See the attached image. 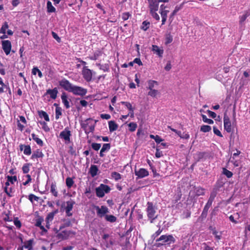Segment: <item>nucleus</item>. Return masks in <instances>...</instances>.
I'll return each instance as SVG.
<instances>
[{
    "instance_id": "1",
    "label": "nucleus",
    "mask_w": 250,
    "mask_h": 250,
    "mask_svg": "<svg viewBox=\"0 0 250 250\" xmlns=\"http://www.w3.org/2000/svg\"><path fill=\"white\" fill-rule=\"evenodd\" d=\"M97 121L94 120L92 118H88L81 123V127L84 130L86 134L94 131L96 124Z\"/></svg>"
},
{
    "instance_id": "2",
    "label": "nucleus",
    "mask_w": 250,
    "mask_h": 250,
    "mask_svg": "<svg viewBox=\"0 0 250 250\" xmlns=\"http://www.w3.org/2000/svg\"><path fill=\"white\" fill-rule=\"evenodd\" d=\"M146 212L148 220L150 223H153L154 220L157 219L158 215L156 214V211L155 206L153 203L148 202L147 203V208Z\"/></svg>"
},
{
    "instance_id": "3",
    "label": "nucleus",
    "mask_w": 250,
    "mask_h": 250,
    "mask_svg": "<svg viewBox=\"0 0 250 250\" xmlns=\"http://www.w3.org/2000/svg\"><path fill=\"white\" fill-rule=\"evenodd\" d=\"M60 232L57 231L56 237L59 241L68 239L69 237H72L76 234V232L71 230H62Z\"/></svg>"
},
{
    "instance_id": "4",
    "label": "nucleus",
    "mask_w": 250,
    "mask_h": 250,
    "mask_svg": "<svg viewBox=\"0 0 250 250\" xmlns=\"http://www.w3.org/2000/svg\"><path fill=\"white\" fill-rule=\"evenodd\" d=\"M156 242L161 241V243H159L160 245H170L175 242V239L172 235H162L159 238L157 239Z\"/></svg>"
},
{
    "instance_id": "5",
    "label": "nucleus",
    "mask_w": 250,
    "mask_h": 250,
    "mask_svg": "<svg viewBox=\"0 0 250 250\" xmlns=\"http://www.w3.org/2000/svg\"><path fill=\"white\" fill-rule=\"evenodd\" d=\"M110 190L111 189L108 185L101 184L99 187L96 188V194L97 197L102 198L104 196L105 193H109Z\"/></svg>"
},
{
    "instance_id": "6",
    "label": "nucleus",
    "mask_w": 250,
    "mask_h": 250,
    "mask_svg": "<svg viewBox=\"0 0 250 250\" xmlns=\"http://www.w3.org/2000/svg\"><path fill=\"white\" fill-rule=\"evenodd\" d=\"M59 84L64 90L69 92H71L72 87L74 85L68 80L65 78H63L61 80L59 81Z\"/></svg>"
},
{
    "instance_id": "7",
    "label": "nucleus",
    "mask_w": 250,
    "mask_h": 250,
    "mask_svg": "<svg viewBox=\"0 0 250 250\" xmlns=\"http://www.w3.org/2000/svg\"><path fill=\"white\" fill-rule=\"evenodd\" d=\"M87 89L82 87L74 85L70 92L75 95L83 96L87 93Z\"/></svg>"
},
{
    "instance_id": "8",
    "label": "nucleus",
    "mask_w": 250,
    "mask_h": 250,
    "mask_svg": "<svg viewBox=\"0 0 250 250\" xmlns=\"http://www.w3.org/2000/svg\"><path fill=\"white\" fill-rule=\"evenodd\" d=\"M82 74L83 79L87 82H89L92 79V71L87 66H84L83 68Z\"/></svg>"
},
{
    "instance_id": "9",
    "label": "nucleus",
    "mask_w": 250,
    "mask_h": 250,
    "mask_svg": "<svg viewBox=\"0 0 250 250\" xmlns=\"http://www.w3.org/2000/svg\"><path fill=\"white\" fill-rule=\"evenodd\" d=\"M34 242V240L33 239L24 241L21 244V246L18 248L17 250H23L24 248L27 250H33Z\"/></svg>"
},
{
    "instance_id": "10",
    "label": "nucleus",
    "mask_w": 250,
    "mask_h": 250,
    "mask_svg": "<svg viewBox=\"0 0 250 250\" xmlns=\"http://www.w3.org/2000/svg\"><path fill=\"white\" fill-rule=\"evenodd\" d=\"M95 208L96 210L97 215L100 218L104 216L105 217V215H107L109 212L108 208L105 206H102L101 207L95 206Z\"/></svg>"
},
{
    "instance_id": "11",
    "label": "nucleus",
    "mask_w": 250,
    "mask_h": 250,
    "mask_svg": "<svg viewBox=\"0 0 250 250\" xmlns=\"http://www.w3.org/2000/svg\"><path fill=\"white\" fill-rule=\"evenodd\" d=\"M223 121L225 130L228 133L231 132L232 131L231 123L226 112L224 114Z\"/></svg>"
},
{
    "instance_id": "12",
    "label": "nucleus",
    "mask_w": 250,
    "mask_h": 250,
    "mask_svg": "<svg viewBox=\"0 0 250 250\" xmlns=\"http://www.w3.org/2000/svg\"><path fill=\"white\" fill-rule=\"evenodd\" d=\"M71 132L67 128H65L61 132L60 137L64 140L66 143L70 142Z\"/></svg>"
},
{
    "instance_id": "13",
    "label": "nucleus",
    "mask_w": 250,
    "mask_h": 250,
    "mask_svg": "<svg viewBox=\"0 0 250 250\" xmlns=\"http://www.w3.org/2000/svg\"><path fill=\"white\" fill-rule=\"evenodd\" d=\"M11 43L9 40L2 41V48L5 53L8 55L10 54L11 50Z\"/></svg>"
},
{
    "instance_id": "14",
    "label": "nucleus",
    "mask_w": 250,
    "mask_h": 250,
    "mask_svg": "<svg viewBox=\"0 0 250 250\" xmlns=\"http://www.w3.org/2000/svg\"><path fill=\"white\" fill-rule=\"evenodd\" d=\"M75 204V202L71 200L66 202V206L65 208V210L67 216L70 217L72 215V213L71 212V211L72 210Z\"/></svg>"
},
{
    "instance_id": "15",
    "label": "nucleus",
    "mask_w": 250,
    "mask_h": 250,
    "mask_svg": "<svg viewBox=\"0 0 250 250\" xmlns=\"http://www.w3.org/2000/svg\"><path fill=\"white\" fill-rule=\"evenodd\" d=\"M147 1L150 11L158 10L159 0H147Z\"/></svg>"
},
{
    "instance_id": "16",
    "label": "nucleus",
    "mask_w": 250,
    "mask_h": 250,
    "mask_svg": "<svg viewBox=\"0 0 250 250\" xmlns=\"http://www.w3.org/2000/svg\"><path fill=\"white\" fill-rule=\"evenodd\" d=\"M135 174L138 176L139 178H142L147 176L149 174L148 171L145 168H141L138 170H135Z\"/></svg>"
},
{
    "instance_id": "17",
    "label": "nucleus",
    "mask_w": 250,
    "mask_h": 250,
    "mask_svg": "<svg viewBox=\"0 0 250 250\" xmlns=\"http://www.w3.org/2000/svg\"><path fill=\"white\" fill-rule=\"evenodd\" d=\"M19 146L20 150H23V153L25 155H30L31 154V149L29 145L21 144Z\"/></svg>"
},
{
    "instance_id": "18",
    "label": "nucleus",
    "mask_w": 250,
    "mask_h": 250,
    "mask_svg": "<svg viewBox=\"0 0 250 250\" xmlns=\"http://www.w3.org/2000/svg\"><path fill=\"white\" fill-rule=\"evenodd\" d=\"M58 93V89L56 87L53 89H49L46 90V94L50 95V97L52 99H56Z\"/></svg>"
},
{
    "instance_id": "19",
    "label": "nucleus",
    "mask_w": 250,
    "mask_h": 250,
    "mask_svg": "<svg viewBox=\"0 0 250 250\" xmlns=\"http://www.w3.org/2000/svg\"><path fill=\"white\" fill-rule=\"evenodd\" d=\"M61 99L62 102L64 106L66 109H68L70 107L69 102L67 99V96L65 93L63 92L61 95Z\"/></svg>"
},
{
    "instance_id": "20",
    "label": "nucleus",
    "mask_w": 250,
    "mask_h": 250,
    "mask_svg": "<svg viewBox=\"0 0 250 250\" xmlns=\"http://www.w3.org/2000/svg\"><path fill=\"white\" fill-rule=\"evenodd\" d=\"M44 156V154L42 152L40 149H37L32 154L31 159L33 160L36 158H42Z\"/></svg>"
},
{
    "instance_id": "21",
    "label": "nucleus",
    "mask_w": 250,
    "mask_h": 250,
    "mask_svg": "<svg viewBox=\"0 0 250 250\" xmlns=\"http://www.w3.org/2000/svg\"><path fill=\"white\" fill-rule=\"evenodd\" d=\"M111 147L110 144H104L100 152V156L103 157L104 156V152L108 151Z\"/></svg>"
},
{
    "instance_id": "22",
    "label": "nucleus",
    "mask_w": 250,
    "mask_h": 250,
    "mask_svg": "<svg viewBox=\"0 0 250 250\" xmlns=\"http://www.w3.org/2000/svg\"><path fill=\"white\" fill-rule=\"evenodd\" d=\"M152 51H153L154 53L157 54L159 56V57H162L164 51L163 49H161L160 48H159V47L157 45H152Z\"/></svg>"
},
{
    "instance_id": "23",
    "label": "nucleus",
    "mask_w": 250,
    "mask_h": 250,
    "mask_svg": "<svg viewBox=\"0 0 250 250\" xmlns=\"http://www.w3.org/2000/svg\"><path fill=\"white\" fill-rule=\"evenodd\" d=\"M109 129L110 132H113L118 129V125L113 121L108 122Z\"/></svg>"
},
{
    "instance_id": "24",
    "label": "nucleus",
    "mask_w": 250,
    "mask_h": 250,
    "mask_svg": "<svg viewBox=\"0 0 250 250\" xmlns=\"http://www.w3.org/2000/svg\"><path fill=\"white\" fill-rule=\"evenodd\" d=\"M102 55V52L101 51L98 50H96L95 52H94V53L92 56L88 57V58L91 60L96 61Z\"/></svg>"
},
{
    "instance_id": "25",
    "label": "nucleus",
    "mask_w": 250,
    "mask_h": 250,
    "mask_svg": "<svg viewBox=\"0 0 250 250\" xmlns=\"http://www.w3.org/2000/svg\"><path fill=\"white\" fill-rule=\"evenodd\" d=\"M98 168L96 165H91L89 169V172L92 177L97 175Z\"/></svg>"
},
{
    "instance_id": "26",
    "label": "nucleus",
    "mask_w": 250,
    "mask_h": 250,
    "mask_svg": "<svg viewBox=\"0 0 250 250\" xmlns=\"http://www.w3.org/2000/svg\"><path fill=\"white\" fill-rule=\"evenodd\" d=\"M38 113L40 118H43L46 122H49L50 121L49 116L46 112L43 110H40L38 111Z\"/></svg>"
},
{
    "instance_id": "27",
    "label": "nucleus",
    "mask_w": 250,
    "mask_h": 250,
    "mask_svg": "<svg viewBox=\"0 0 250 250\" xmlns=\"http://www.w3.org/2000/svg\"><path fill=\"white\" fill-rule=\"evenodd\" d=\"M50 192L55 197L58 196V193L57 190V186L55 182L52 183L50 187Z\"/></svg>"
},
{
    "instance_id": "28",
    "label": "nucleus",
    "mask_w": 250,
    "mask_h": 250,
    "mask_svg": "<svg viewBox=\"0 0 250 250\" xmlns=\"http://www.w3.org/2000/svg\"><path fill=\"white\" fill-rule=\"evenodd\" d=\"M148 86L147 87V89L149 90H152L155 87V86L158 85V82L154 80H148L147 81Z\"/></svg>"
},
{
    "instance_id": "29",
    "label": "nucleus",
    "mask_w": 250,
    "mask_h": 250,
    "mask_svg": "<svg viewBox=\"0 0 250 250\" xmlns=\"http://www.w3.org/2000/svg\"><path fill=\"white\" fill-rule=\"evenodd\" d=\"M0 84L1 85V86L0 87V93L5 92V89H8L9 83H4L3 82L2 78L0 77Z\"/></svg>"
},
{
    "instance_id": "30",
    "label": "nucleus",
    "mask_w": 250,
    "mask_h": 250,
    "mask_svg": "<svg viewBox=\"0 0 250 250\" xmlns=\"http://www.w3.org/2000/svg\"><path fill=\"white\" fill-rule=\"evenodd\" d=\"M10 182H8L7 179V181L5 183V187L4 188V191L9 197H12V195L11 194V193L12 192V188H10L9 190L8 189V187L10 185Z\"/></svg>"
},
{
    "instance_id": "31",
    "label": "nucleus",
    "mask_w": 250,
    "mask_h": 250,
    "mask_svg": "<svg viewBox=\"0 0 250 250\" xmlns=\"http://www.w3.org/2000/svg\"><path fill=\"white\" fill-rule=\"evenodd\" d=\"M31 136L33 140H34L39 146H43V141L41 139L38 138L35 134L32 133Z\"/></svg>"
},
{
    "instance_id": "32",
    "label": "nucleus",
    "mask_w": 250,
    "mask_h": 250,
    "mask_svg": "<svg viewBox=\"0 0 250 250\" xmlns=\"http://www.w3.org/2000/svg\"><path fill=\"white\" fill-rule=\"evenodd\" d=\"M107 222L114 223L117 221V217L113 215H106L104 217Z\"/></svg>"
},
{
    "instance_id": "33",
    "label": "nucleus",
    "mask_w": 250,
    "mask_h": 250,
    "mask_svg": "<svg viewBox=\"0 0 250 250\" xmlns=\"http://www.w3.org/2000/svg\"><path fill=\"white\" fill-rule=\"evenodd\" d=\"M206 153L205 152H198L194 155V159L197 162H199L204 158Z\"/></svg>"
},
{
    "instance_id": "34",
    "label": "nucleus",
    "mask_w": 250,
    "mask_h": 250,
    "mask_svg": "<svg viewBox=\"0 0 250 250\" xmlns=\"http://www.w3.org/2000/svg\"><path fill=\"white\" fill-rule=\"evenodd\" d=\"M205 188L201 187H197L195 189V192L197 196L204 195L205 194Z\"/></svg>"
},
{
    "instance_id": "35",
    "label": "nucleus",
    "mask_w": 250,
    "mask_h": 250,
    "mask_svg": "<svg viewBox=\"0 0 250 250\" xmlns=\"http://www.w3.org/2000/svg\"><path fill=\"white\" fill-rule=\"evenodd\" d=\"M32 166L31 163H25L22 167V170L24 174L28 173L30 171V167Z\"/></svg>"
},
{
    "instance_id": "36",
    "label": "nucleus",
    "mask_w": 250,
    "mask_h": 250,
    "mask_svg": "<svg viewBox=\"0 0 250 250\" xmlns=\"http://www.w3.org/2000/svg\"><path fill=\"white\" fill-rule=\"evenodd\" d=\"M65 183L67 187L68 188H70L74 184L73 179L71 177H67L65 180Z\"/></svg>"
},
{
    "instance_id": "37",
    "label": "nucleus",
    "mask_w": 250,
    "mask_h": 250,
    "mask_svg": "<svg viewBox=\"0 0 250 250\" xmlns=\"http://www.w3.org/2000/svg\"><path fill=\"white\" fill-rule=\"evenodd\" d=\"M47 9L48 13H52L56 11L55 8L52 5L51 2L50 1L47 2Z\"/></svg>"
},
{
    "instance_id": "38",
    "label": "nucleus",
    "mask_w": 250,
    "mask_h": 250,
    "mask_svg": "<svg viewBox=\"0 0 250 250\" xmlns=\"http://www.w3.org/2000/svg\"><path fill=\"white\" fill-rule=\"evenodd\" d=\"M62 114V109L60 106H57L55 109V119L58 120Z\"/></svg>"
},
{
    "instance_id": "39",
    "label": "nucleus",
    "mask_w": 250,
    "mask_h": 250,
    "mask_svg": "<svg viewBox=\"0 0 250 250\" xmlns=\"http://www.w3.org/2000/svg\"><path fill=\"white\" fill-rule=\"evenodd\" d=\"M72 225L71 221L68 219L67 220L65 221L64 223L62 224L61 226H60L59 228V230H62V229H63L65 228L69 227L71 226Z\"/></svg>"
},
{
    "instance_id": "40",
    "label": "nucleus",
    "mask_w": 250,
    "mask_h": 250,
    "mask_svg": "<svg viewBox=\"0 0 250 250\" xmlns=\"http://www.w3.org/2000/svg\"><path fill=\"white\" fill-rule=\"evenodd\" d=\"M249 15H250L248 12H246L244 14L240 16L239 23L242 25Z\"/></svg>"
},
{
    "instance_id": "41",
    "label": "nucleus",
    "mask_w": 250,
    "mask_h": 250,
    "mask_svg": "<svg viewBox=\"0 0 250 250\" xmlns=\"http://www.w3.org/2000/svg\"><path fill=\"white\" fill-rule=\"evenodd\" d=\"M40 125L42 126V129L46 132L49 131L50 128L47 125V124L44 121H40Z\"/></svg>"
},
{
    "instance_id": "42",
    "label": "nucleus",
    "mask_w": 250,
    "mask_h": 250,
    "mask_svg": "<svg viewBox=\"0 0 250 250\" xmlns=\"http://www.w3.org/2000/svg\"><path fill=\"white\" fill-rule=\"evenodd\" d=\"M129 127V131L130 132H133L134 131L136 128L137 127V125L136 123L134 122H131L128 125Z\"/></svg>"
},
{
    "instance_id": "43",
    "label": "nucleus",
    "mask_w": 250,
    "mask_h": 250,
    "mask_svg": "<svg viewBox=\"0 0 250 250\" xmlns=\"http://www.w3.org/2000/svg\"><path fill=\"white\" fill-rule=\"evenodd\" d=\"M223 174L228 178H231L233 175L232 172L226 168H223Z\"/></svg>"
},
{
    "instance_id": "44",
    "label": "nucleus",
    "mask_w": 250,
    "mask_h": 250,
    "mask_svg": "<svg viewBox=\"0 0 250 250\" xmlns=\"http://www.w3.org/2000/svg\"><path fill=\"white\" fill-rule=\"evenodd\" d=\"M211 130V126L208 125H203L201 126L200 128L201 131L205 133L209 132Z\"/></svg>"
},
{
    "instance_id": "45",
    "label": "nucleus",
    "mask_w": 250,
    "mask_h": 250,
    "mask_svg": "<svg viewBox=\"0 0 250 250\" xmlns=\"http://www.w3.org/2000/svg\"><path fill=\"white\" fill-rule=\"evenodd\" d=\"M9 26L7 22H4L0 29V33L5 34L6 30L8 28Z\"/></svg>"
},
{
    "instance_id": "46",
    "label": "nucleus",
    "mask_w": 250,
    "mask_h": 250,
    "mask_svg": "<svg viewBox=\"0 0 250 250\" xmlns=\"http://www.w3.org/2000/svg\"><path fill=\"white\" fill-rule=\"evenodd\" d=\"M8 182L11 184H14L16 182H17V177L16 175L15 176H9L8 175L6 177Z\"/></svg>"
},
{
    "instance_id": "47",
    "label": "nucleus",
    "mask_w": 250,
    "mask_h": 250,
    "mask_svg": "<svg viewBox=\"0 0 250 250\" xmlns=\"http://www.w3.org/2000/svg\"><path fill=\"white\" fill-rule=\"evenodd\" d=\"M201 116L202 117V119L204 122L208 123L210 125L213 124V121L210 119H208L205 115L202 114Z\"/></svg>"
},
{
    "instance_id": "48",
    "label": "nucleus",
    "mask_w": 250,
    "mask_h": 250,
    "mask_svg": "<svg viewBox=\"0 0 250 250\" xmlns=\"http://www.w3.org/2000/svg\"><path fill=\"white\" fill-rule=\"evenodd\" d=\"M150 22L147 21H145L142 23L141 29L144 31H146L149 27Z\"/></svg>"
},
{
    "instance_id": "49",
    "label": "nucleus",
    "mask_w": 250,
    "mask_h": 250,
    "mask_svg": "<svg viewBox=\"0 0 250 250\" xmlns=\"http://www.w3.org/2000/svg\"><path fill=\"white\" fill-rule=\"evenodd\" d=\"M159 94V91L154 89L149 90V91L148 92V95L152 97H155Z\"/></svg>"
},
{
    "instance_id": "50",
    "label": "nucleus",
    "mask_w": 250,
    "mask_h": 250,
    "mask_svg": "<svg viewBox=\"0 0 250 250\" xmlns=\"http://www.w3.org/2000/svg\"><path fill=\"white\" fill-rule=\"evenodd\" d=\"M111 177L116 181H118L121 179V175L117 172H113L111 173Z\"/></svg>"
},
{
    "instance_id": "51",
    "label": "nucleus",
    "mask_w": 250,
    "mask_h": 250,
    "mask_svg": "<svg viewBox=\"0 0 250 250\" xmlns=\"http://www.w3.org/2000/svg\"><path fill=\"white\" fill-rule=\"evenodd\" d=\"M230 162L233 164L234 166L235 167H238L240 164V160H237L236 159V157H231L230 158Z\"/></svg>"
},
{
    "instance_id": "52",
    "label": "nucleus",
    "mask_w": 250,
    "mask_h": 250,
    "mask_svg": "<svg viewBox=\"0 0 250 250\" xmlns=\"http://www.w3.org/2000/svg\"><path fill=\"white\" fill-rule=\"evenodd\" d=\"M121 103L123 105H124L126 107V108H127L129 110V111H130V110L134 109V108L132 107V104L129 102L122 101L121 102Z\"/></svg>"
},
{
    "instance_id": "53",
    "label": "nucleus",
    "mask_w": 250,
    "mask_h": 250,
    "mask_svg": "<svg viewBox=\"0 0 250 250\" xmlns=\"http://www.w3.org/2000/svg\"><path fill=\"white\" fill-rule=\"evenodd\" d=\"M173 41V38L171 35L169 33L166 35V44H168L169 43H170Z\"/></svg>"
},
{
    "instance_id": "54",
    "label": "nucleus",
    "mask_w": 250,
    "mask_h": 250,
    "mask_svg": "<svg viewBox=\"0 0 250 250\" xmlns=\"http://www.w3.org/2000/svg\"><path fill=\"white\" fill-rule=\"evenodd\" d=\"M91 146L92 149L95 151L99 150L101 146V144L96 143H92Z\"/></svg>"
},
{
    "instance_id": "55",
    "label": "nucleus",
    "mask_w": 250,
    "mask_h": 250,
    "mask_svg": "<svg viewBox=\"0 0 250 250\" xmlns=\"http://www.w3.org/2000/svg\"><path fill=\"white\" fill-rule=\"evenodd\" d=\"M14 224L18 229H20L21 226V223L18 217L14 218Z\"/></svg>"
},
{
    "instance_id": "56",
    "label": "nucleus",
    "mask_w": 250,
    "mask_h": 250,
    "mask_svg": "<svg viewBox=\"0 0 250 250\" xmlns=\"http://www.w3.org/2000/svg\"><path fill=\"white\" fill-rule=\"evenodd\" d=\"M58 212V209H57V210H55L54 211L49 213L47 216L46 219L51 220H53L55 214L56 213H57Z\"/></svg>"
},
{
    "instance_id": "57",
    "label": "nucleus",
    "mask_w": 250,
    "mask_h": 250,
    "mask_svg": "<svg viewBox=\"0 0 250 250\" xmlns=\"http://www.w3.org/2000/svg\"><path fill=\"white\" fill-rule=\"evenodd\" d=\"M157 11H150V14L157 21L160 20V17L159 15L156 13Z\"/></svg>"
},
{
    "instance_id": "58",
    "label": "nucleus",
    "mask_w": 250,
    "mask_h": 250,
    "mask_svg": "<svg viewBox=\"0 0 250 250\" xmlns=\"http://www.w3.org/2000/svg\"><path fill=\"white\" fill-rule=\"evenodd\" d=\"M28 197H29L28 199L31 203L33 202V200L37 201L39 200V197L38 196L34 195L33 194H29Z\"/></svg>"
},
{
    "instance_id": "59",
    "label": "nucleus",
    "mask_w": 250,
    "mask_h": 250,
    "mask_svg": "<svg viewBox=\"0 0 250 250\" xmlns=\"http://www.w3.org/2000/svg\"><path fill=\"white\" fill-rule=\"evenodd\" d=\"M212 234L215 236V237L217 240H219L221 238V233L220 234H218V232L216 230V229H213V231L212 232Z\"/></svg>"
},
{
    "instance_id": "60",
    "label": "nucleus",
    "mask_w": 250,
    "mask_h": 250,
    "mask_svg": "<svg viewBox=\"0 0 250 250\" xmlns=\"http://www.w3.org/2000/svg\"><path fill=\"white\" fill-rule=\"evenodd\" d=\"M182 197V193L181 191H180L178 193L174 196V203H176L179 201Z\"/></svg>"
},
{
    "instance_id": "61",
    "label": "nucleus",
    "mask_w": 250,
    "mask_h": 250,
    "mask_svg": "<svg viewBox=\"0 0 250 250\" xmlns=\"http://www.w3.org/2000/svg\"><path fill=\"white\" fill-rule=\"evenodd\" d=\"M213 131L215 135H216L218 136H219L220 137H223V135H222V133L219 131V130L216 127L213 126Z\"/></svg>"
},
{
    "instance_id": "62",
    "label": "nucleus",
    "mask_w": 250,
    "mask_h": 250,
    "mask_svg": "<svg viewBox=\"0 0 250 250\" xmlns=\"http://www.w3.org/2000/svg\"><path fill=\"white\" fill-rule=\"evenodd\" d=\"M163 229H161L160 227L153 234L152 237L155 239L158 237L162 232Z\"/></svg>"
},
{
    "instance_id": "63",
    "label": "nucleus",
    "mask_w": 250,
    "mask_h": 250,
    "mask_svg": "<svg viewBox=\"0 0 250 250\" xmlns=\"http://www.w3.org/2000/svg\"><path fill=\"white\" fill-rule=\"evenodd\" d=\"M43 221V219L42 217H39L36 220L35 226L37 227H39L42 225V223Z\"/></svg>"
},
{
    "instance_id": "64",
    "label": "nucleus",
    "mask_w": 250,
    "mask_h": 250,
    "mask_svg": "<svg viewBox=\"0 0 250 250\" xmlns=\"http://www.w3.org/2000/svg\"><path fill=\"white\" fill-rule=\"evenodd\" d=\"M130 16H131V15L129 12H125L122 14V19L124 21H126L129 19Z\"/></svg>"
}]
</instances>
